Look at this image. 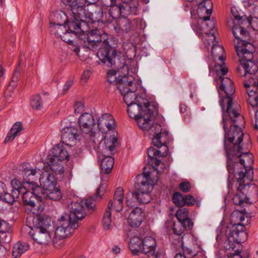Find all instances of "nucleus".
<instances>
[{"label": "nucleus", "mask_w": 258, "mask_h": 258, "mask_svg": "<svg viewBox=\"0 0 258 258\" xmlns=\"http://www.w3.org/2000/svg\"><path fill=\"white\" fill-rule=\"evenodd\" d=\"M244 122V117L239 110L231 111L228 114L222 112L223 128L225 131L224 146L228 172H234L238 167L246 166L245 161L251 158L247 152H242L240 145L243 137L241 127Z\"/></svg>", "instance_id": "nucleus-1"}, {"label": "nucleus", "mask_w": 258, "mask_h": 258, "mask_svg": "<svg viewBox=\"0 0 258 258\" xmlns=\"http://www.w3.org/2000/svg\"><path fill=\"white\" fill-rule=\"evenodd\" d=\"M95 200L92 198L82 200L80 203L72 202L69 205L70 214H64L58 220L54 233L55 237L64 239L71 236L79 227L78 221L85 217L86 210L91 213L95 210Z\"/></svg>", "instance_id": "nucleus-2"}, {"label": "nucleus", "mask_w": 258, "mask_h": 258, "mask_svg": "<svg viewBox=\"0 0 258 258\" xmlns=\"http://www.w3.org/2000/svg\"><path fill=\"white\" fill-rule=\"evenodd\" d=\"M245 215L240 211H234L231 215V226L227 228V239L224 242V247L230 253L227 258H242L240 254L242 246L241 243L247 238L243 223Z\"/></svg>", "instance_id": "nucleus-3"}, {"label": "nucleus", "mask_w": 258, "mask_h": 258, "mask_svg": "<svg viewBox=\"0 0 258 258\" xmlns=\"http://www.w3.org/2000/svg\"><path fill=\"white\" fill-rule=\"evenodd\" d=\"M101 63L106 65L108 67L114 66L118 69L119 75L116 77V72L115 70H110L107 72L108 81L112 84L115 83L118 85L122 82V79L124 77H128L132 76V71H129L128 64L125 62L123 57H119L116 54V50L112 48H101L97 53Z\"/></svg>", "instance_id": "nucleus-4"}, {"label": "nucleus", "mask_w": 258, "mask_h": 258, "mask_svg": "<svg viewBox=\"0 0 258 258\" xmlns=\"http://www.w3.org/2000/svg\"><path fill=\"white\" fill-rule=\"evenodd\" d=\"M137 99L136 102L127 105V113L131 118L136 120L140 128H148L149 124L146 120L157 111V108L143 96H139Z\"/></svg>", "instance_id": "nucleus-5"}, {"label": "nucleus", "mask_w": 258, "mask_h": 258, "mask_svg": "<svg viewBox=\"0 0 258 258\" xmlns=\"http://www.w3.org/2000/svg\"><path fill=\"white\" fill-rule=\"evenodd\" d=\"M150 172L144 173L137 177L136 191L128 193L126 196V205L128 207L135 206L136 201L140 204H146L151 200V191L153 184L148 181Z\"/></svg>", "instance_id": "nucleus-6"}, {"label": "nucleus", "mask_w": 258, "mask_h": 258, "mask_svg": "<svg viewBox=\"0 0 258 258\" xmlns=\"http://www.w3.org/2000/svg\"><path fill=\"white\" fill-rule=\"evenodd\" d=\"M51 218L45 216L37 215L33 218V231L29 234L33 239L39 244H46L51 239L50 231L52 230Z\"/></svg>", "instance_id": "nucleus-7"}, {"label": "nucleus", "mask_w": 258, "mask_h": 258, "mask_svg": "<svg viewBox=\"0 0 258 258\" xmlns=\"http://www.w3.org/2000/svg\"><path fill=\"white\" fill-rule=\"evenodd\" d=\"M234 172H228L229 175L233 176L237 180L236 188L238 192L233 198L235 205L241 206L244 203H247L248 198L242 190L247 185H249L253 179V169H247L246 166L238 167V169L234 170Z\"/></svg>", "instance_id": "nucleus-8"}, {"label": "nucleus", "mask_w": 258, "mask_h": 258, "mask_svg": "<svg viewBox=\"0 0 258 258\" xmlns=\"http://www.w3.org/2000/svg\"><path fill=\"white\" fill-rule=\"evenodd\" d=\"M233 12L234 10L232 9V14L234 20L232 19L229 20L227 21V25L228 27L232 28L233 34L235 37L234 41L236 44L235 47L237 51V47L246 48L247 47H246V46L248 44H252L251 42L247 41L249 38V34L244 28V25L245 24H248L253 27L252 24L254 22L250 21L249 19H243L242 17L239 15H234Z\"/></svg>", "instance_id": "nucleus-9"}, {"label": "nucleus", "mask_w": 258, "mask_h": 258, "mask_svg": "<svg viewBox=\"0 0 258 258\" xmlns=\"http://www.w3.org/2000/svg\"><path fill=\"white\" fill-rule=\"evenodd\" d=\"M246 48L237 47V53L241 58L240 60L241 66L238 67L237 72L239 76L245 77L247 74L251 77L258 76L257 66L252 61L253 53L255 51V47L252 44H248Z\"/></svg>", "instance_id": "nucleus-10"}, {"label": "nucleus", "mask_w": 258, "mask_h": 258, "mask_svg": "<svg viewBox=\"0 0 258 258\" xmlns=\"http://www.w3.org/2000/svg\"><path fill=\"white\" fill-rule=\"evenodd\" d=\"M117 142L116 137H113L111 139H105L104 143L102 146V149H100L101 145L99 143V146L96 147L95 145V151L98 154V157L101 158L100 154H102L103 158L101 159V172L107 174L111 172L113 165L114 159L111 157L113 154V151L115 150V144Z\"/></svg>", "instance_id": "nucleus-11"}, {"label": "nucleus", "mask_w": 258, "mask_h": 258, "mask_svg": "<svg viewBox=\"0 0 258 258\" xmlns=\"http://www.w3.org/2000/svg\"><path fill=\"white\" fill-rule=\"evenodd\" d=\"M219 81L221 84L218 90L219 94L221 95L222 91L225 94V96L219 100L222 112H225V114H228L231 111L239 110V107L233 103L232 95L235 90L233 82L229 78H223Z\"/></svg>", "instance_id": "nucleus-12"}, {"label": "nucleus", "mask_w": 258, "mask_h": 258, "mask_svg": "<svg viewBox=\"0 0 258 258\" xmlns=\"http://www.w3.org/2000/svg\"><path fill=\"white\" fill-rule=\"evenodd\" d=\"M109 8V15L111 18L106 19L104 18L103 12L101 9L98 11H95L94 13H91V19L95 22H101L109 27V24L110 21L116 20L115 19L121 16L122 17H125L130 15H133L132 11L131 10V7L128 5H124L122 3L117 5L116 3L110 6Z\"/></svg>", "instance_id": "nucleus-13"}, {"label": "nucleus", "mask_w": 258, "mask_h": 258, "mask_svg": "<svg viewBox=\"0 0 258 258\" xmlns=\"http://www.w3.org/2000/svg\"><path fill=\"white\" fill-rule=\"evenodd\" d=\"M79 124L80 130L89 136L88 146L95 149V145L99 142L96 137V133L95 130L96 124L93 115L89 113H83L79 118Z\"/></svg>", "instance_id": "nucleus-14"}, {"label": "nucleus", "mask_w": 258, "mask_h": 258, "mask_svg": "<svg viewBox=\"0 0 258 258\" xmlns=\"http://www.w3.org/2000/svg\"><path fill=\"white\" fill-rule=\"evenodd\" d=\"M67 7V11L68 14L71 17V21H69L68 23H66L67 20V16L63 12L56 13L55 15L56 19L58 18L63 19V24H66V26H68V31L72 33L75 36L78 35V37L80 34H82L84 32L81 28V24H85L84 19H86L88 17L91 19V14L90 15L86 12H85V16L83 18H78L77 16L74 15L72 13L71 6L70 5H66Z\"/></svg>", "instance_id": "nucleus-15"}, {"label": "nucleus", "mask_w": 258, "mask_h": 258, "mask_svg": "<svg viewBox=\"0 0 258 258\" xmlns=\"http://www.w3.org/2000/svg\"><path fill=\"white\" fill-rule=\"evenodd\" d=\"M84 47L90 50L96 49L101 42L106 43L107 35L106 33L99 29H93L87 33L83 32L78 36Z\"/></svg>", "instance_id": "nucleus-16"}, {"label": "nucleus", "mask_w": 258, "mask_h": 258, "mask_svg": "<svg viewBox=\"0 0 258 258\" xmlns=\"http://www.w3.org/2000/svg\"><path fill=\"white\" fill-rule=\"evenodd\" d=\"M122 82L118 85L117 88L122 95L123 96V100L126 105L130 104L137 101V97L135 94L137 88V84L135 82L134 78L132 76L128 77H124L122 79Z\"/></svg>", "instance_id": "nucleus-17"}, {"label": "nucleus", "mask_w": 258, "mask_h": 258, "mask_svg": "<svg viewBox=\"0 0 258 258\" xmlns=\"http://www.w3.org/2000/svg\"><path fill=\"white\" fill-rule=\"evenodd\" d=\"M31 189L32 191L22 190V200L24 204L27 207L28 210L33 214L38 215L43 210V204L41 201V197L35 195V192L38 190L36 188Z\"/></svg>", "instance_id": "nucleus-18"}, {"label": "nucleus", "mask_w": 258, "mask_h": 258, "mask_svg": "<svg viewBox=\"0 0 258 258\" xmlns=\"http://www.w3.org/2000/svg\"><path fill=\"white\" fill-rule=\"evenodd\" d=\"M20 174L23 177V181H20V188L25 190L26 188L33 189L37 186L36 180H37L38 175L40 174L39 169H33L28 167L27 164L23 165L20 169Z\"/></svg>", "instance_id": "nucleus-19"}, {"label": "nucleus", "mask_w": 258, "mask_h": 258, "mask_svg": "<svg viewBox=\"0 0 258 258\" xmlns=\"http://www.w3.org/2000/svg\"><path fill=\"white\" fill-rule=\"evenodd\" d=\"M181 244L182 246L183 254L187 258H193L201 250V246L198 243V239L193 235H184L182 237Z\"/></svg>", "instance_id": "nucleus-20"}, {"label": "nucleus", "mask_w": 258, "mask_h": 258, "mask_svg": "<svg viewBox=\"0 0 258 258\" xmlns=\"http://www.w3.org/2000/svg\"><path fill=\"white\" fill-rule=\"evenodd\" d=\"M138 20L134 19L131 22L129 19L125 17L120 18L118 20H113L108 23L110 24L108 27L113 29L116 33L125 32L127 33L131 31H134L138 27Z\"/></svg>", "instance_id": "nucleus-21"}, {"label": "nucleus", "mask_w": 258, "mask_h": 258, "mask_svg": "<svg viewBox=\"0 0 258 258\" xmlns=\"http://www.w3.org/2000/svg\"><path fill=\"white\" fill-rule=\"evenodd\" d=\"M156 240L151 236H147L143 239L142 253L145 254L143 258H160L161 253L156 250Z\"/></svg>", "instance_id": "nucleus-22"}, {"label": "nucleus", "mask_w": 258, "mask_h": 258, "mask_svg": "<svg viewBox=\"0 0 258 258\" xmlns=\"http://www.w3.org/2000/svg\"><path fill=\"white\" fill-rule=\"evenodd\" d=\"M64 5H70L72 8V14L77 16L78 18H83L85 16L84 7L86 3L88 4H94L98 0H61Z\"/></svg>", "instance_id": "nucleus-23"}, {"label": "nucleus", "mask_w": 258, "mask_h": 258, "mask_svg": "<svg viewBox=\"0 0 258 258\" xmlns=\"http://www.w3.org/2000/svg\"><path fill=\"white\" fill-rule=\"evenodd\" d=\"M79 137L78 130L74 126H67L62 128L61 134L62 142L69 146L75 145Z\"/></svg>", "instance_id": "nucleus-24"}, {"label": "nucleus", "mask_w": 258, "mask_h": 258, "mask_svg": "<svg viewBox=\"0 0 258 258\" xmlns=\"http://www.w3.org/2000/svg\"><path fill=\"white\" fill-rule=\"evenodd\" d=\"M11 185L13 187L11 193H5L3 199L5 202L10 204H13L18 199H19L22 189L20 184V181L17 178H14L11 181Z\"/></svg>", "instance_id": "nucleus-25"}, {"label": "nucleus", "mask_w": 258, "mask_h": 258, "mask_svg": "<svg viewBox=\"0 0 258 258\" xmlns=\"http://www.w3.org/2000/svg\"><path fill=\"white\" fill-rule=\"evenodd\" d=\"M39 175L40 186H37V185L35 186L38 190L42 192L50 188H53V186L56 185L55 178L51 173L45 171L41 174L40 173Z\"/></svg>", "instance_id": "nucleus-26"}, {"label": "nucleus", "mask_w": 258, "mask_h": 258, "mask_svg": "<svg viewBox=\"0 0 258 258\" xmlns=\"http://www.w3.org/2000/svg\"><path fill=\"white\" fill-rule=\"evenodd\" d=\"M144 219V215L142 208L136 207L131 212L127 221L128 225L132 227H139Z\"/></svg>", "instance_id": "nucleus-27"}, {"label": "nucleus", "mask_w": 258, "mask_h": 258, "mask_svg": "<svg viewBox=\"0 0 258 258\" xmlns=\"http://www.w3.org/2000/svg\"><path fill=\"white\" fill-rule=\"evenodd\" d=\"M115 121L111 115L105 113L97 119V126L102 132L110 131L114 127Z\"/></svg>", "instance_id": "nucleus-28"}, {"label": "nucleus", "mask_w": 258, "mask_h": 258, "mask_svg": "<svg viewBox=\"0 0 258 258\" xmlns=\"http://www.w3.org/2000/svg\"><path fill=\"white\" fill-rule=\"evenodd\" d=\"M176 217L181 225L189 230L192 229L194 223L189 217V211L186 208H179L175 214Z\"/></svg>", "instance_id": "nucleus-29"}, {"label": "nucleus", "mask_w": 258, "mask_h": 258, "mask_svg": "<svg viewBox=\"0 0 258 258\" xmlns=\"http://www.w3.org/2000/svg\"><path fill=\"white\" fill-rule=\"evenodd\" d=\"M47 157L59 161H68L70 154L63 147L57 145L51 149V154Z\"/></svg>", "instance_id": "nucleus-30"}, {"label": "nucleus", "mask_w": 258, "mask_h": 258, "mask_svg": "<svg viewBox=\"0 0 258 258\" xmlns=\"http://www.w3.org/2000/svg\"><path fill=\"white\" fill-rule=\"evenodd\" d=\"M62 162L52 158H47V163L50 169L56 175H59L60 178H62L64 176V166L61 163Z\"/></svg>", "instance_id": "nucleus-31"}, {"label": "nucleus", "mask_w": 258, "mask_h": 258, "mask_svg": "<svg viewBox=\"0 0 258 258\" xmlns=\"http://www.w3.org/2000/svg\"><path fill=\"white\" fill-rule=\"evenodd\" d=\"M42 193L41 198L48 199L52 201H58L61 197L62 195L60 190L58 187L53 186V188H50L49 189L44 190Z\"/></svg>", "instance_id": "nucleus-32"}, {"label": "nucleus", "mask_w": 258, "mask_h": 258, "mask_svg": "<svg viewBox=\"0 0 258 258\" xmlns=\"http://www.w3.org/2000/svg\"><path fill=\"white\" fill-rule=\"evenodd\" d=\"M143 239L134 236L132 237L128 243V247L134 254L138 255L139 253H142Z\"/></svg>", "instance_id": "nucleus-33"}, {"label": "nucleus", "mask_w": 258, "mask_h": 258, "mask_svg": "<svg viewBox=\"0 0 258 258\" xmlns=\"http://www.w3.org/2000/svg\"><path fill=\"white\" fill-rule=\"evenodd\" d=\"M210 25L211 31L208 32V31H205V33L206 34V38L205 40H207V44L205 43L206 46L209 48V46L211 45V44L213 45L214 44H218V42L216 41V36L215 33L217 32V30L215 29V23L214 21H210L209 23L207 25V26Z\"/></svg>", "instance_id": "nucleus-34"}, {"label": "nucleus", "mask_w": 258, "mask_h": 258, "mask_svg": "<svg viewBox=\"0 0 258 258\" xmlns=\"http://www.w3.org/2000/svg\"><path fill=\"white\" fill-rule=\"evenodd\" d=\"M29 245L26 242L19 241L15 243L12 250L13 258H19L29 249Z\"/></svg>", "instance_id": "nucleus-35"}, {"label": "nucleus", "mask_w": 258, "mask_h": 258, "mask_svg": "<svg viewBox=\"0 0 258 258\" xmlns=\"http://www.w3.org/2000/svg\"><path fill=\"white\" fill-rule=\"evenodd\" d=\"M153 115H150L148 119L146 120V122L148 123L149 127L148 128H142L144 131H150L152 133L154 134V136L158 135V136H161V134H165L166 135H168V132L162 133L161 126L158 124H154L151 119Z\"/></svg>", "instance_id": "nucleus-36"}, {"label": "nucleus", "mask_w": 258, "mask_h": 258, "mask_svg": "<svg viewBox=\"0 0 258 258\" xmlns=\"http://www.w3.org/2000/svg\"><path fill=\"white\" fill-rule=\"evenodd\" d=\"M211 56L215 60L218 59L221 61H224L225 59L224 47L219 44H213L211 50Z\"/></svg>", "instance_id": "nucleus-37"}, {"label": "nucleus", "mask_w": 258, "mask_h": 258, "mask_svg": "<svg viewBox=\"0 0 258 258\" xmlns=\"http://www.w3.org/2000/svg\"><path fill=\"white\" fill-rule=\"evenodd\" d=\"M22 130V125L21 123L20 122H16L8 133L4 141L5 143L14 140L16 136L19 135V133Z\"/></svg>", "instance_id": "nucleus-38"}, {"label": "nucleus", "mask_w": 258, "mask_h": 258, "mask_svg": "<svg viewBox=\"0 0 258 258\" xmlns=\"http://www.w3.org/2000/svg\"><path fill=\"white\" fill-rule=\"evenodd\" d=\"M113 203L111 201L108 204V207L103 215L102 219V225L103 228L105 230H108L111 226V213L110 212L111 207L112 206Z\"/></svg>", "instance_id": "nucleus-39"}, {"label": "nucleus", "mask_w": 258, "mask_h": 258, "mask_svg": "<svg viewBox=\"0 0 258 258\" xmlns=\"http://www.w3.org/2000/svg\"><path fill=\"white\" fill-rule=\"evenodd\" d=\"M195 5L198 6V14H200V13H202L204 12H205L207 14V16H204L202 18V19L204 20V22H203V24H202L203 33H205V31H208V32H210L211 31L210 25H209L208 26H207V25L209 23V22L210 21H213V20H210V15L212 14V9H211V10L210 11V13L208 12H206V9H204V8L200 9L199 7V4H195ZM212 8H213V7H212Z\"/></svg>", "instance_id": "nucleus-40"}, {"label": "nucleus", "mask_w": 258, "mask_h": 258, "mask_svg": "<svg viewBox=\"0 0 258 258\" xmlns=\"http://www.w3.org/2000/svg\"><path fill=\"white\" fill-rule=\"evenodd\" d=\"M58 26L59 29L60 28L62 30L64 29L65 32H62V35L61 33L59 32L57 30L56 32L57 35L58 36H59L61 39L64 42H67L70 44H73L74 43V41L72 39V33L67 30V28L65 26H61L59 25Z\"/></svg>", "instance_id": "nucleus-41"}, {"label": "nucleus", "mask_w": 258, "mask_h": 258, "mask_svg": "<svg viewBox=\"0 0 258 258\" xmlns=\"http://www.w3.org/2000/svg\"><path fill=\"white\" fill-rule=\"evenodd\" d=\"M168 149L167 147L165 146V151L163 153H161L160 151L157 150L153 147H150L148 149L147 153L150 159H153L154 157H161L166 156L168 154Z\"/></svg>", "instance_id": "nucleus-42"}, {"label": "nucleus", "mask_w": 258, "mask_h": 258, "mask_svg": "<svg viewBox=\"0 0 258 258\" xmlns=\"http://www.w3.org/2000/svg\"><path fill=\"white\" fill-rule=\"evenodd\" d=\"M189 2H192L195 4H199L200 9H206V12L210 13L212 7L211 0H187Z\"/></svg>", "instance_id": "nucleus-43"}, {"label": "nucleus", "mask_w": 258, "mask_h": 258, "mask_svg": "<svg viewBox=\"0 0 258 258\" xmlns=\"http://www.w3.org/2000/svg\"><path fill=\"white\" fill-rule=\"evenodd\" d=\"M221 62V63L215 64L214 68L216 74L219 77V80L222 79L223 78L222 76L226 75L228 72V68L226 67L223 61Z\"/></svg>", "instance_id": "nucleus-44"}, {"label": "nucleus", "mask_w": 258, "mask_h": 258, "mask_svg": "<svg viewBox=\"0 0 258 258\" xmlns=\"http://www.w3.org/2000/svg\"><path fill=\"white\" fill-rule=\"evenodd\" d=\"M247 93L248 95V101L252 107L258 106V94L253 90H247ZM258 111H256L255 113Z\"/></svg>", "instance_id": "nucleus-45"}, {"label": "nucleus", "mask_w": 258, "mask_h": 258, "mask_svg": "<svg viewBox=\"0 0 258 258\" xmlns=\"http://www.w3.org/2000/svg\"><path fill=\"white\" fill-rule=\"evenodd\" d=\"M122 3L124 5H128L131 7V10L132 11L133 15H136L138 12V0H121Z\"/></svg>", "instance_id": "nucleus-46"}, {"label": "nucleus", "mask_w": 258, "mask_h": 258, "mask_svg": "<svg viewBox=\"0 0 258 258\" xmlns=\"http://www.w3.org/2000/svg\"><path fill=\"white\" fill-rule=\"evenodd\" d=\"M31 105L36 110L40 109L42 105L41 98L39 94H36L32 96L31 99Z\"/></svg>", "instance_id": "nucleus-47"}, {"label": "nucleus", "mask_w": 258, "mask_h": 258, "mask_svg": "<svg viewBox=\"0 0 258 258\" xmlns=\"http://www.w3.org/2000/svg\"><path fill=\"white\" fill-rule=\"evenodd\" d=\"M62 23H63V21L61 22H59V21H57V22H50V27H49V29H50V31L51 32V33H53L55 35H57V33H56V31L58 30L59 32L61 33V34L62 35V32H65V30L64 29H59L58 28V26L57 25H61V26H66V24H64L65 25H63L61 24H62ZM67 28V27H66Z\"/></svg>", "instance_id": "nucleus-48"}, {"label": "nucleus", "mask_w": 258, "mask_h": 258, "mask_svg": "<svg viewBox=\"0 0 258 258\" xmlns=\"http://www.w3.org/2000/svg\"><path fill=\"white\" fill-rule=\"evenodd\" d=\"M172 201L176 206H184V196H182L180 193L175 192L173 195Z\"/></svg>", "instance_id": "nucleus-49"}, {"label": "nucleus", "mask_w": 258, "mask_h": 258, "mask_svg": "<svg viewBox=\"0 0 258 258\" xmlns=\"http://www.w3.org/2000/svg\"><path fill=\"white\" fill-rule=\"evenodd\" d=\"M253 16L254 19L251 20L250 21L254 22L253 24H258V2H255L253 4V6L249 11Z\"/></svg>", "instance_id": "nucleus-50"}, {"label": "nucleus", "mask_w": 258, "mask_h": 258, "mask_svg": "<svg viewBox=\"0 0 258 258\" xmlns=\"http://www.w3.org/2000/svg\"><path fill=\"white\" fill-rule=\"evenodd\" d=\"M189 230L188 228H185L182 226L181 224H174L172 228V230L175 234L180 236L181 235L183 232L184 230Z\"/></svg>", "instance_id": "nucleus-51"}, {"label": "nucleus", "mask_w": 258, "mask_h": 258, "mask_svg": "<svg viewBox=\"0 0 258 258\" xmlns=\"http://www.w3.org/2000/svg\"><path fill=\"white\" fill-rule=\"evenodd\" d=\"M123 198L124 194L123 188L120 187L117 188L114 195V201H123Z\"/></svg>", "instance_id": "nucleus-52"}, {"label": "nucleus", "mask_w": 258, "mask_h": 258, "mask_svg": "<svg viewBox=\"0 0 258 258\" xmlns=\"http://www.w3.org/2000/svg\"><path fill=\"white\" fill-rule=\"evenodd\" d=\"M196 202L195 198L191 195L184 196V206H192L195 204Z\"/></svg>", "instance_id": "nucleus-53"}, {"label": "nucleus", "mask_w": 258, "mask_h": 258, "mask_svg": "<svg viewBox=\"0 0 258 258\" xmlns=\"http://www.w3.org/2000/svg\"><path fill=\"white\" fill-rule=\"evenodd\" d=\"M113 203L112 206L111 208L113 207L114 210L116 212H120L122 210L123 208V201H114V200H110L109 202Z\"/></svg>", "instance_id": "nucleus-54"}, {"label": "nucleus", "mask_w": 258, "mask_h": 258, "mask_svg": "<svg viewBox=\"0 0 258 258\" xmlns=\"http://www.w3.org/2000/svg\"><path fill=\"white\" fill-rule=\"evenodd\" d=\"M9 229V224L6 221L0 219V233H6Z\"/></svg>", "instance_id": "nucleus-55"}, {"label": "nucleus", "mask_w": 258, "mask_h": 258, "mask_svg": "<svg viewBox=\"0 0 258 258\" xmlns=\"http://www.w3.org/2000/svg\"><path fill=\"white\" fill-rule=\"evenodd\" d=\"M179 187L180 189L183 192H186L190 190L191 188V186L190 183L189 182H181L179 185Z\"/></svg>", "instance_id": "nucleus-56"}, {"label": "nucleus", "mask_w": 258, "mask_h": 258, "mask_svg": "<svg viewBox=\"0 0 258 258\" xmlns=\"http://www.w3.org/2000/svg\"><path fill=\"white\" fill-rule=\"evenodd\" d=\"M161 136H158V135L154 136L152 139V143L154 146L159 148L163 146L161 141L160 140Z\"/></svg>", "instance_id": "nucleus-57"}, {"label": "nucleus", "mask_w": 258, "mask_h": 258, "mask_svg": "<svg viewBox=\"0 0 258 258\" xmlns=\"http://www.w3.org/2000/svg\"><path fill=\"white\" fill-rule=\"evenodd\" d=\"M106 187V185L105 183H103L99 186L96 192V196H97L98 198H100L102 197L105 191Z\"/></svg>", "instance_id": "nucleus-58"}, {"label": "nucleus", "mask_w": 258, "mask_h": 258, "mask_svg": "<svg viewBox=\"0 0 258 258\" xmlns=\"http://www.w3.org/2000/svg\"><path fill=\"white\" fill-rule=\"evenodd\" d=\"M84 107V104L82 102H77L75 105V113H79Z\"/></svg>", "instance_id": "nucleus-59"}, {"label": "nucleus", "mask_w": 258, "mask_h": 258, "mask_svg": "<svg viewBox=\"0 0 258 258\" xmlns=\"http://www.w3.org/2000/svg\"><path fill=\"white\" fill-rule=\"evenodd\" d=\"M103 6L109 8L116 3V0H101Z\"/></svg>", "instance_id": "nucleus-60"}, {"label": "nucleus", "mask_w": 258, "mask_h": 258, "mask_svg": "<svg viewBox=\"0 0 258 258\" xmlns=\"http://www.w3.org/2000/svg\"><path fill=\"white\" fill-rule=\"evenodd\" d=\"M91 75V72L89 70H86L84 71L81 76V79L84 82H86Z\"/></svg>", "instance_id": "nucleus-61"}, {"label": "nucleus", "mask_w": 258, "mask_h": 258, "mask_svg": "<svg viewBox=\"0 0 258 258\" xmlns=\"http://www.w3.org/2000/svg\"><path fill=\"white\" fill-rule=\"evenodd\" d=\"M73 84V81L72 80H68L63 86V91L65 93L72 87Z\"/></svg>", "instance_id": "nucleus-62"}, {"label": "nucleus", "mask_w": 258, "mask_h": 258, "mask_svg": "<svg viewBox=\"0 0 258 258\" xmlns=\"http://www.w3.org/2000/svg\"><path fill=\"white\" fill-rule=\"evenodd\" d=\"M243 4L244 7L249 11V9H251L252 7L253 6L254 3L253 2L252 0H245L243 1Z\"/></svg>", "instance_id": "nucleus-63"}, {"label": "nucleus", "mask_w": 258, "mask_h": 258, "mask_svg": "<svg viewBox=\"0 0 258 258\" xmlns=\"http://www.w3.org/2000/svg\"><path fill=\"white\" fill-rule=\"evenodd\" d=\"M251 79L250 83H252V86L256 87V89L258 90V76H256V77H251Z\"/></svg>", "instance_id": "nucleus-64"}]
</instances>
